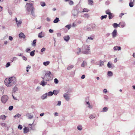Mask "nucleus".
I'll use <instances>...</instances> for the list:
<instances>
[{"instance_id": "58", "label": "nucleus", "mask_w": 135, "mask_h": 135, "mask_svg": "<svg viewBox=\"0 0 135 135\" xmlns=\"http://www.w3.org/2000/svg\"><path fill=\"white\" fill-rule=\"evenodd\" d=\"M22 58L23 60L25 61L27 60V57L24 56H22Z\"/></svg>"}, {"instance_id": "36", "label": "nucleus", "mask_w": 135, "mask_h": 135, "mask_svg": "<svg viewBox=\"0 0 135 135\" xmlns=\"http://www.w3.org/2000/svg\"><path fill=\"white\" fill-rule=\"evenodd\" d=\"M107 74L109 76H111L113 74L112 72L111 71H108V72Z\"/></svg>"}, {"instance_id": "14", "label": "nucleus", "mask_w": 135, "mask_h": 135, "mask_svg": "<svg viewBox=\"0 0 135 135\" xmlns=\"http://www.w3.org/2000/svg\"><path fill=\"white\" fill-rule=\"evenodd\" d=\"M26 115L28 117V119H31L33 118V115H31L29 113H28Z\"/></svg>"}, {"instance_id": "23", "label": "nucleus", "mask_w": 135, "mask_h": 135, "mask_svg": "<svg viewBox=\"0 0 135 135\" xmlns=\"http://www.w3.org/2000/svg\"><path fill=\"white\" fill-rule=\"evenodd\" d=\"M47 96L48 97H50L52 96L53 95L52 92L50 91L48 93H47Z\"/></svg>"}, {"instance_id": "3", "label": "nucleus", "mask_w": 135, "mask_h": 135, "mask_svg": "<svg viewBox=\"0 0 135 135\" xmlns=\"http://www.w3.org/2000/svg\"><path fill=\"white\" fill-rule=\"evenodd\" d=\"M8 97L7 95H4L2 96L1 98V101L4 103H6L8 99Z\"/></svg>"}, {"instance_id": "47", "label": "nucleus", "mask_w": 135, "mask_h": 135, "mask_svg": "<svg viewBox=\"0 0 135 135\" xmlns=\"http://www.w3.org/2000/svg\"><path fill=\"white\" fill-rule=\"evenodd\" d=\"M105 13L107 14L108 15H109L111 13L110 12V11L109 9L106 10L105 11Z\"/></svg>"}, {"instance_id": "10", "label": "nucleus", "mask_w": 135, "mask_h": 135, "mask_svg": "<svg viewBox=\"0 0 135 135\" xmlns=\"http://www.w3.org/2000/svg\"><path fill=\"white\" fill-rule=\"evenodd\" d=\"M54 104L56 105L60 106L61 104V102L60 101H57L54 102Z\"/></svg>"}, {"instance_id": "59", "label": "nucleus", "mask_w": 135, "mask_h": 135, "mask_svg": "<svg viewBox=\"0 0 135 135\" xmlns=\"http://www.w3.org/2000/svg\"><path fill=\"white\" fill-rule=\"evenodd\" d=\"M124 14L123 13H120L119 15V16L120 17H122V16Z\"/></svg>"}, {"instance_id": "16", "label": "nucleus", "mask_w": 135, "mask_h": 135, "mask_svg": "<svg viewBox=\"0 0 135 135\" xmlns=\"http://www.w3.org/2000/svg\"><path fill=\"white\" fill-rule=\"evenodd\" d=\"M47 93H46L45 94H43L41 97V98L42 99H44L47 98Z\"/></svg>"}, {"instance_id": "21", "label": "nucleus", "mask_w": 135, "mask_h": 135, "mask_svg": "<svg viewBox=\"0 0 135 135\" xmlns=\"http://www.w3.org/2000/svg\"><path fill=\"white\" fill-rule=\"evenodd\" d=\"M114 50H119L121 49V47L120 46H115L114 47Z\"/></svg>"}, {"instance_id": "6", "label": "nucleus", "mask_w": 135, "mask_h": 135, "mask_svg": "<svg viewBox=\"0 0 135 135\" xmlns=\"http://www.w3.org/2000/svg\"><path fill=\"white\" fill-rule=\"evenodd\" d=\"M64 97L66 101H68L70 99L67 93H65L64 94Z\"/></svg>"}, {"instance_id": "40", "label": "nucleus", "mask_w": 135, "mask_h": 135, "mask_svg": "<svg viewBox=\"0 0 135 135\" xmlns=\"http://www.w3.org/2000/svg\"><path fill=\"white\" fill-rule=\"evenodd\" d=\"M79 131H81L82 129V126L81 125L78 126L77 127Z\"/></svg>"}, {"instance_id": "5", "label": "nucleus", "mask_w": 135, "mask_h": 135, "mask_svg": "<svg viewBox=\"0 0 135 135\" xmlns=\"http://www.w3.org/2000/svg\"><path fill=\"white\" fill-rule=\"evenodd\" d=\"M77 53L78 55L81 53L85 54H88L90 53V51H79L77 52Z\"/></svg>"}, {"instance_id": "29", "label": "nucleus", "mask_w": 135, "mask_h": 135, "mask_svg": "<svg viewBox=\"0 0 135 135\" xmlns=\"http://www.w3.org/2000/svg\"><path fill=\"white\" fill-rule=\"evenodd\" d=\"M134 2H133V1H131L129 3V6L131 7H133V6L134 4L133 3Z\"/></svg>"}, {"instance_id": "31", "label": "nucleus", "mask_w": 135, "mask_h": 135, "mask_svg": "<svg viewBox=\"0 0 135 135\" xmlns=\"http://www.w3.org/2000/svg\"><path fill=\"white\" fill-rule=\"evenodd\" d=\"M94 37L92 36H91L90 37H88L87 39L86 40V41L88 42V40H93L94 39Z\"/></svg>"}, {"instance_id": "2", "label": "nucleus", "mask_w": 135, "mask_h": 135, "mask_svg": "<svg viewBox=\"0 0 135 135\" xmlns=\"http://www.w3.org/2000/svg\"><path fill=\"white\" fill-rule=\"evenodd\" d=\"M26 6V10L28 12H30L31 10L34 8L32 3H27Z\"/></svg>"}, {"instance_id": "12", "label": "nucleus", "mask_w": 135, "mask_h": 135, "mask_svg": "<svg viewBox=\"0 0 135 135\" xmlns=\"http://www.w3.org/2000/svg\"><path fill=\"white\" fill-rule=\"evenodd\" d=\"M64 40L66 41H68L70 39V37L69 35H67L64 37Z\"/></svg>"}, {"instance_id": "18", "label": "nucleus", "mask_w": 135, "mask_h": 135, "mask_svg": "<svg viewBox=\"0 0 135 135\" xmlns=\"http://www.w3.org/2000/svg\"><path fill=\"white\" fill-rule=\"evenodd\" d=\"M51 73L50 71H48L46 73L45 75V77H46L47 76L48 77L50 76L51 75Z\"/></svg>"}, {"instance_id": "55", "label": "nucleus", "mask_w": 135, "mask_h": 135, "mask_svg": "<svg viewBox=\"0 0 135 135\" xmlns=\"http://www.w3.org/2000/svg\"><path fill=\"white\" fill-rule=\"evenodd\" d=\"M65 27L67 28L69 30L71 28L70 25H67Z\"/></svg>"}, {"instance_id": "33", "label": "nucleus", "mask_w": 135, "mask_h": 135, "mask_svg": "<svg viewBox=\"0 0 135 135\" xmlns=\"http://www.w3.org/2000/svg\"><path fill=\"white\" fill-rule=\"evenodd\" d=\"M74 67V66L72 65H69L67 69L68 70H70L73 68Z\"/></svg>"}, {"instance_id": "57", "label": "nucleus", "mask_w": 135, "mask_h": 135, "mask_svg": "<svg viewBox=\"0 0 135 135\" xmlns=\"http://www.w3.org/2000/svg\"><path fill=\"white\" fill-rule=\"evenodd\" d=\"M8 13L9 14L11 15V16L12 15V12L11 10H8Z\"/></svg>"}, {"instance_id": "54", "label": "nucleus", "mask_w": 135, "mask_h": 135, "mask_svg": "<svg viewBox=\"0 0 135 135\" xmlns=\"http://www.w3.org/2000/svg\"><path fill=\"white\" fill-rule=\"evenodd\" d=\"M18 128L19 129H20L21 130L22 128V126L21 125H19L18 127Z\"/></svg>"}, {"instance_id": "46", "label": "nucleus", "mask_w": 135, "mask_h": 135, "mask_svg": "<svg viewBox=\"0 0 135 135\" xmlns=\"http://www.w3.org/2000/svg\"><path fill=\"white\" fill-rule=\"evenodd\" d=\"M54 83L55 84H57L59 82V81L58 79L56 78H55L54 80Z\"/></svg>"}, {"instance_id": "4", "label": "nucleus", "mask_w": 135, "mask_h": 135, "mask_svg": "<svg viewBox=\"0 0 135 135\" xmlns=\"http://www.w3.org/2000/svg\"><path fill=\"white\" fill-rule=\"evenodd\" d=\"M52 78L51 79H47L45 80L46 81V82H45L44 81V80H42V81H41L40 84L42 85V86H44L47 83V82H46V81H49V80H52Z\"/></svg>"}, {"instance_id": "28", "label": "nucleus", "mask_w": 135, "mask_h": 135, "mask_svg": "<svg viewBox=\"0 0 135 135\" xmlns=\"http://www.w3.org/2000/svg\"><path fill=\"white\" fill-rule=\"evenodd\" d=\"M34 11H35V8H34L31 10V14L32 15L34 16L35 17V14L34 12Z\"/></svg>"}, {"instance_id": "53", "label": "nucleus", "mask_w": 135, "mask_h": 135, "mask_svg": "<svg viewBox=\"0 0 135 135\" xmlns=\"http://www.w3.org/2000/svg\"><path fill=\"white\" fill-rule=\"evenodd\" d=\"M84 17H85V18H88V17H89V15H88V14H86V13L85 14H84Z\"/></svg>"}, {"instance_id": "30", "label": "nucleus", "mask_w": 135, "mask_h": 135, "mask_svg": "<svg viewBox=\"0 0 135 135\" xmlns=\"http://www.w3.org/2000/svg\"><path fill=\"white\" fill-rule=\"evenodd\" d=\"M36 40H34L32 43V46H35L36 45Z\"/></svg>"}, {"instance_id": "19", "label": "nucleus", "mask_w": 135, "mask_h": 135, "mask_svg": "<svg viewBox=\"0 0 135 135\" xmlns=\"http://www.w3.org/2000/svg\"><path fill=\"white\" fill-rule=\"evenodd\" d=\"M59 91L58 90H54L53 92V94L56 95L59 93Z\"/></svg>"}, {"instance_id": "42", "label": "nucleus", "mask_w": 135, "mask_h": 135, "mask_svg": "<svg viewBox=\"0 0 135 135\" xmlns=\"http://www.w3.org/2000/svg\"><path fill=\"white\" fill-rule=\"evenodd\" d=\"M119 26L121 27H123L125 26V25L124 23H120L119 24Z\"/></svg>"}, {"instance_id": "20", "label": "nucleus", "mask_w": 135, "mask_h": 135, "mask_svg": "<svg viewBox=\"0 0 135 135\" xmlns=\"http://www.w3.org/2000/svg\"><path fill=\"white\" fill-rule=\"evenodd\" d=\"M29 130L28 128H27V127H25L23 128V131L24 133H27L29 132Z\"/></svg>"}, {"instance_id": "62", "label": "nucleus", "mask_w": 135, "mask_h": 135, "mask_svg": "<svg viewBox=\"0 0 135 135\" xmlns=\"http://www.w3.org/2000/svg\"><path fill=\"white\" fill-rule=\"evenodd\" d=\"M104 98L105 99L107 100L108 99V97L107 95H105L104 96Z\"/></svg>"}, {"instance_id": "22", "label": "nucleus", "mask_w": 135, "mask_h": 135, "mask_svg": "<svg viewBox=\"0 0 135 135\" xmlns=\"http://www.w3.org/2000/svg\"><path fill=\"white\" fill-rule=\"evenodd\" d=\"M83 47L84 48L86 51H89L90 50L89 47L88 46L86 45L83 46Z\"/></svg>"}, {"instance_id": "48", "label": "nucleus", "mask_w": 135, "mask_h": 135, "mask_svg": "<svg viewBox=\"0 0 135 135\" xmlns=\"http://www.w3.org/2000/svg\"><path fill=\"white\" fill-rule=\"evenodd\" d=\"M10 65V63L9 62H8L6 64V67H8Z\"/></svg>"}, {"instance_id": "17", "label": "nucleus", "mask_w": 135, "mask_h": 135, "mask_svg": "<svg viewBox=\"0 0 135 135\" xmlns=\"http://www.w3.org/2000/svg\"><path fill=\"white\" fill-rule=\"evenodd\" d=\"M88 4L92 6L93 5L94 3L93 0H88Z\"/></svg>"}, {"instance_id": "7", "label": "nucleus", "mask_w": 135, "mask_h": 135, "mask_svg": "<svg viewBox=\"0 0 135 135\" xmlns=\"http://www.w3.org/2000/svg\"><path fill=\"white\" fill-rule=\"evenodd\" d=\"M117 31L116 29H114L113 32L112 33V37L114 38L117 36Z\"/></svg>"}, {"instance_id": "49", "label": "nucleus", "mask_w": 135, "mask_h": 135, "mask_svg": "<svg viewBox=\"0 0 135 135\" xmlns=\"http://www.w3.org/2000/svg\"><path fill=\"white\" fill-rule=\"evenodd\" d=\"M13 106H12V105L10 106H9V107L8 109L9 110H12L13 109Z\"/></svg>"}, {"instance_id": "13", "label": "nucleus", "mask_w": 135, "mask_h": 135, "mask_svg": "<svg viewBox=\"0 0 135 135\" xmlns=\"http://www.w3.org/2000/svg\"><path fill=\"white\" fill-rule=\"evenodd\" d=\"M107 66L109 68H113L114 67V65H112L110 64L109 62H108L107 64Z\"/></svg>"}, {"instance_id": "15", "label": "nucleus", "mask_w": 135, "mask_h": 135, "mask_svg": "<svg viewBox=\"0 0 135 135\" xmlns=\"http://www.w3.org/2000/svg\"><path fill=\"white\" fill-rule=\"evenodd\" d=\"M22 23V21L21 20L18 21L16 23L17 27H19L21 26V25Z\"/></svg>"}, {"instance_id": "39", "label": "nucleus", "mask_w": 135, "mask_h": 135, "mask_svg": "<svg viewBox=\"0 0 135 135\" xmlns=\"http://www.w3.org/2000/svg\"><path fill=\"white\" fill-rule=\"evenodd\" d=\"M107 15H105L104 16H101V17H100V19L101 20H102L104 18H106L107 17Z\"/></svg>"}, {"instance_id": "27", "label": "nucleus", "mask_w": 135, "mask_h": 135, "mask_svg": "<svg viewBox=\"0 0 135 135\" xmlns=\"http://www.w3.org/2000/svg\"><path fill=\"white\" fill-rule=\"evenodd\" d=\"M50 63V62L49 61H47L46 62H43V65L45 66H47Z\"/></svg>"}, {"instance_id": "25", "label": "nucleus", "mask_w": 135, "mask_h": 135, "mask_svg": "<svg viewBox=\"0 0 135 135\" xmlns=\"http://www.w3.org/2000/svg\"><path fill=\"white\" fill-rule=\"evenodd\" d=\"M87 64V62L86 61H84L81 64V66L82 67H84L85 65H86Z\"/></svg>"}, {"instance_id": "32", "label": "nucleus", "mask_w": 135, "mask_h": 135, "mask_svg": "<svg viewBox=\"0 0 135 135\" xmlns=\"http://www.w3.org/2000/svg\"><path fill=\"white\" fill-rule=\"evenodd\" d=\"M91 28L93 29V30H95L96 29V25L95 24H92L91 26Z\"/></svg>"}, {"instance_id": "34", "label": "nucleus", "mask_w": 135, "mask_h": 135, "mask_svg": "<svg viewBox=\"0 0 135 135\" xmlns=\"http://www.w3.org/2000/svg\"><path fill=\"white\" fill-rule=\"evenodd\" d=\"M59 18H58L56 17L54 20L53 21V22L54 23H57L59 21Z\"/></svg>"}, {"instance_id": "24", "label": "nucleus", "mask_w": 135, "mask_h": 135, "mask_svg": "<svg viewBox=\"0 0 135 135\" xmlns=\"http://www.w3.org/2000/svg\"><path fill=\"white\" fill-rule=\"evenodd\" d=\"M6 116L4 115H3L0 116V119L3 120H4L6 119Z\"/></svg>"}, {"instance_id": "35", "label": "nucleus", "mask_w": 135, "mask_h": 135, "mask_svg": "<svg viewBox=\"0 0 135 135\" xmlns=\"http://www.w3.org/2000/svg\"><path fill=\"white\" fill-rule=\"evenodd\" d=\"M113 27L114 28H117V27L119 26V25H118L117 23H114V24H113Z\"/></svg>"}, {"instance_id": "50", "label": "nucleus", "mask_w": 135, "mask_h": 135, "mask_svg": "<svg viewBox=\"0 0 135 135\" xmlns=\"http://www.w3.org/2000/svg\"><path fill=\"white\" fill-rule=\"evenodd\" d=\"M21 116V115L19 113L17 114L14 117H18V118L20 117Z\"/></svg>"}, {"instance_id": "51", "label": "nucleus", "mask_w": 135, "mask_h": 135, "mask_svg": "<svg viewBox=\"0 0 135 135\" xmlns=\"http://www.w3.org/2000/svg\"><path fill=\"white\" fill-rule=\"evenodd\" d=\"M104 65V62H103L102 61H100V62L99 66H102V65Z\"/></svg>"}, {"instance_id": "60", "label": "nucleus", "mask_w": 135, "mask_h": 135, "mask_svg": "<svg viewBox=\"0 0 135 135\" xmlns=\"http://www.w3.org/2000/svg\"><path fill=\"white\" fill-rule=\"evenodd\" d=\"M6 124L5 123H3L1 124V125L3 126H6Z\"/></svg>"}, {"instance_id": "45", "label": "nucleus", "mask_w": 135, "mask_h": 135, "mask_svg": "<svg viewBox=\"0 0 135 135\" xmlns=\"http://www.w3.org/2000/svg\"><path fill=\"white\" fill-rule=\"evenodd\" d=\"M89 11V10L88 9L84 8L83 9V11L82 12H88Z\"/></svg>"}, {"instance_id": "26", "label": "nucleus", "mask_w": 135, "mask_h": 135, "mask_svg": "<svg viewBox=\"0 0 135 135\" xmlns=\"http://www.w3.org/2000/svg\"><path fill=\"white\" fill-rule=\"evenodd\" d=\"M96 115L94 114H91L90 117L89 118L91 119H92L94 118H95Z\"/></svg>"}, {"instance_id": "61", "label": "nucleus", "mask_w": 135, "mask_h": 135, "mask_svg": "<svg viewBox=\"0 0 135 135\" xmlns=\"http://www.w3.org/2000/svg\"><path fill=\"white\" fill-rule=\"evenodd\" d=\"M13 39V38L11 36H9V39L11 41H12V40Z\"/></svg>"}, {"instance_id": "9", "label": "nucleus", "mask_w": 135, "mask_h": 135, "mask_svg": "<svg viewBox=\"0 0 135 135\" xmlns=\"http://www.w3.org/2000/svg\"><path fill=\"white\" fill-rule=\"evenodd\" d=\"M78 12L76 10H73L72 11L73 15L74 16H76L78 14Z\"/></svg>"}, {"instance_id": "63", "label": "nucleus", "mask_w": 135, "mask_h": 135, "mask_svg": "<svg viewBox=\"0 0 135 135\" xmlns=\"http://www.w3.org/2000/svg\"><path fill=\"white\" fill-rule=\"evenodd\" d=\"M40 89V87L39 86H38L36 88V91H38Z\"/></svg>"}, {"instance_id": "41", "label": "nucleus", "mask_w": 135, "mask_h": 135, "mask_svg": "<svg viewBox=\"0 0 135 135\" xmlns=\"http://www.w3.org/2000/svg\"><path fill=\"white\" fill-rule=\"evenodd\" d=\"M108 110V108L106 107H104L103 109V110L102 111L106 112Z\"/></svg>"}, {"instance_id": "1", "label": "nucleus", "mask_w": 135, "mask_h": 135, "mask_svg": "<svg viewBox=\"0 0 135 135\" xmlns=\"http://www.w3.org/2000/svg\"><path fill=\"white\" fill-rule=\"evenodd\" d=\"M16 78L14 76L6 78L4 80V83L5 85L8 87L14 85L16 84Z\"/></svg>"}, {"instance_id": "56", "label": "nucleus", "mask_w": 135, "mask_h": 135, "mask_svg": "<svg viewBox=\"0 0 135 135\" xmlns=\"http://www.w3.org/2000/svg\"><path fill=\"white\" fill-rule=\"evenodd\" d=\"M88 107L90 109H92L93 108V107L92 105H90V104H89V105L88 106Z\"/></svg>"}, {"instance_id": "43", "label": "nucleus", "mask_w": 135, "mask_h": 135, "mask_svg": "<svg viewBox=\"0 0 135 135\" xmlns=\"http://www.w3.org/2000/svg\"><path fill=\"white\" fill-rule=\"evenodd\" d=\"M41 6L42 7H44L46 6V4L45 2H42L40 3Z\"/></svg>"}, {"instance_id": "52", "label": "nucleus", "mask_w": 135, "mask_h": 135, "mask_svg": "<svg viewBox=\"0 0 135 135\" xmlns=\"http://www.w3.org/2000/svg\"><path fill=\"white\" fill-rule=\"evenodd\" d=\"M69 4L70 5H72L73 4V2L72 1H70L69 2Z\"/></svg>"}, {"instance_id": "44", "label": "nucleus", "mask_w": 135, "mask_h": 135, "mask_svg": "<svg viewBox=\"0 0 135 135\" xmlns=\"http://www.w3.org/2000/svg\"><path fill=\"white\" fill-rule=\"evenodd\" d=\"M35 51H31L30 52V55L32 56H33L35 55Z\"/></svg>"}, {"instance_id": "8", "label": "nucleus", "mask_w": 135, "mask_h": 135, "mask_svg": "<svg viewBox=\"0 0 135 135\" xmlns=\"http://www.w3.org/2000/svg\"><path fill=\"white\" fill-rule=\"evenodd\" d=\"M44 35L45 33L44 32L42 31L38 34V37L39 38H42V37H44Z\"/></svg>"}, {"instance_id": "38", "label": "nucleus", "mask_w": 135, "mask_h": 135, "mask_svg": "<svg viewBox=\"0 0 135 135\" xmlns=\"http://www.w3.org/2000/svg\"><path fill=\"white\" fill-rule=\"evenodd\" d=\"M18 90V88L16 86H15L13 88V92L14 93H15V92H16V91L17 90Z\"/></svg>"}, {"instance_id": "11", "label": "nucleus", "mask_w": 135, "mask_h": 135, "mask_svg": "<svg viewBox=\"0 0 135 135\" xmlns=\"http://www.w3.org/2000/svg\"><path fill=\"white\" fill-rule=\"evenodd\" d=\"M19 36L20 38H25L26 37V36L22 32H21L19 34Z\"/></svg>"}, {"instance_id": "64", "label": "nucleus", "mask_w": 135, "mask_h": 135, "mask_svg": "<svg viewBox=\"0 0 135 135\" xmlns=\"http://www.w3.org/2000/svg\"><path fill=\"white\" fill-rule=\"evenodd\" d=\"M85 75H83L81 77V79H84L85 78Z\"/></svg>"}, {"instance_id": "37", "label": "nucleus", "mask_w": 135, "mask_h": 135, "mask_svg": "<svg viewBox=\"0 0 135 135\" xmlns=\"http://www.w3.org/2000/svg\"><path fill=\"white\" fill-rule=\"evenodd\" d=\"M109 15V19H110L112 18L113 17V16L112 13H111Z\"/></svg>"}]
</instances>
